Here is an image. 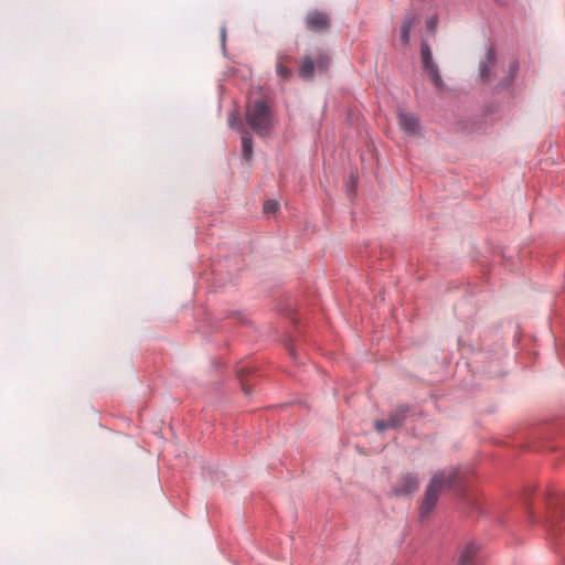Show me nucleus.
<instances>
[{
    "mask_svg": "<svg viewBox=\"0 0 565 565\" xmlns=\"http://www.w3.org/2000/svg\"><path fill=\"white\" fill-rule=\"evenodd\" d=\"M245 121L257 136H269L274 128V113L267 100L258 98L248 102L245 110Z\"/></svg>",
    "mask_w": 565,
    "mask_h": 565,
    "instance_id": "1",
    "label": "nucleus"
},
{
    "mask_svg": "<svg viewBox=\"0 0 565 565\" xmlns=\"http://www.w3.org/2000/svg\"><path fill=\"white\" fill-rule=\"evenodd\" d=\"M457 473L455 471L449 473L446 471H438L433 476L425 490L424 498L419 507L420 520H424L430 515L438 502L441 490L445 488H450L455 483Z\"/></svg>",
    "mask_w": 565,
    "mask_h": 565,
    "instance_id": "2",
    "label": "nucleus"
},
{
    "mask_svg": "<svg viewBox=\"0 0 565 565\" xmlns=\"http://www.w3.org/2000/svg\"><path fill=\"white\" fill-rule=\"evenodd\" d=\"M457 473L455 471L449 473L446 471H438L433 476L425 490L424 498L419 507L420 520H424L430 515L438 502L441 490L445 488H450L455 483Z\"/></svg>",
    "mask_w": 565,
    "mask_h": 565,
    "instance_id": "3",
    "label": "nucleus"
},
{
    "mask_svg": "<svg viewBox=\"0 0 565 565\" xmlns=\"http://www.w3.org/2000/svg\"><path fill=\"white\" fill-rule=\"evenodd\" d=\"M548 518L545 520L544 525L550 534L554 536H562L563 529L565 530V494L557 495L551 494L547 500Z\"/></svg>",
    "mask_w": 565,
    "mask_h": 565,
    "instance_id": "4",
    "label": "nucleus"
},
{
    "mask_svg": "<svg viewBox=\"0 0 565 565\" xmlns=\"http://www.w3.org/2000/svg\"><path fill=\"white\" fill-rule=\"evenodd\" d=\"M412 414H414V407L412 405L399 404L388 414L387 419L376 420L374 423V428L377 433H383L386 429L399 428Z\"/></svg>",
    "mask_w": 565,
    "mask_h": 565,
    "instance_id": "5",
    "label": "nucleus"
},
{
    "mask_svg": "<svg viewBox=\"0 0 565 565\" xmlns=\"http://www.w3.org/2000/svg\"><path fill=\"white\" fill-rule=\"evenodd\" d=\"M305 26L312 33H326L331 28V17L328 12L322 10H311L305 17Z\"/></svg>",
    "mask_w": 565,
    "mask_h": 565,
    "instance_id": "6",
    "label": "nucleus"
},
{
    "mask_svg": "<svg viewBox=\"0 0 565 565\" xmlns=\"http://www.w3.org/2000/svg\"><path fill=\"white\" fill-rule=\"evenodd\" d=\"M423 67L428 72L433 85L440 89L444 86L438 65L433 60L431 49L427 41L420 43Z\"/></svg>",
    "mask_w": 565,
    "mask_h": 565,
    "instance_id": "7",
    "label": "nucleus"
},
{
    "mask_svg": "<svg viewBox=\"0 0 565 565\" xmlns=\"http://www.w3.org/2000/svg\"><path fill=\"white\" fill-rule=\"evenodd\" d=\"M419 488V478L414 472L402 475L393 488V494L396 497H405L416 492Z\"/></svg>",
    "mask_w": 565,
    "mask_h": 565,
    "instance_id": "8",
    "label": "nucleus"
},
{
    "mask_svg": "<svg viewBox=\"0 0 565 565\" xmlns=\"http://www.w3.org/2000/svg\"><path fill=\"white\" fill-rule=\"evenodd\" d=\"M495 62V50L492 45H490L486 51L484 60L479 64V75L483 82L491 81V68L494 66Z\"/></svg>",
    "mask_w": 565,
    "mask_h": 565,
    "instance_id": "9",
    "label": "nucleus"
},
{
    "mask_svg": "<svg viewBox=\"0 0 565 565\" xmlns=\"http://www.w3.org/2000/svg\"><path fill=\"white\" fill-rule=\"evenodd\" d=\"M398 124L403 130L408 134L416 135L419 131V119L414 114L398 109L397 111Z\"/></svg>",
    "mask_w": 565,
    "mask_h": 565,
    "instance_id": "10",
    "label": "nucleus"
},
{
    "mask_svg": "<svg viewBox=\"0 0 565 565\" xmlns=\"http://www.w3.org/2000/svg\"><path fill=\"white\" fill-rule=\"evenodd\" d=\"M478 548L473 542L467 543L459 552L456 565H475Z\"/></svg>",
    "mask_w": 565,
    "mask_h": 565,
    "instance_id": "11",
    "label": "nucleus"
},
{
    "mask_svg": "<svg viewBox=\"0 0 565 565\" xmlns=\"http://www.w3.org/2000/svg\"><path fill=\"white\" fill-rule=\"evenodd\" d=\"M315 60L311 56L306 55L301 58V62L298 67V74L302 79H312L315 76Z\"/></svg>",
    "mask_w": 565,
    "mask_h": 565,
    "instance_id": "12",
    "label": "nucleus"
},
{
    "mask_svg": "<svg viewBox=\"0 0 565 565\" xmlns=\"http://www.w3.org/2000/svg\"><path fill=\"white\" fill-rule=\"evenodd\" d=\"M417 19L414 14H408L404 18L401 25V41L403 45H407L409 43L411 31Z\"/></svg>",
    "mask_w": 565,
    "mask_h": 565,
    "instance_id": "13",
    "label": "nucleus"
},
{
    "mask_svg": "<svg viewBox=\"0 0 565 565\" xmlns=\"http://www.w3.org/2000/svg\"><path fill=\"white\" fill-rule=\"evenodd\" d=\"M292 57L289 55H279L276 64V73L284 79H290L292 77V71L287 66V63L291 62Z\"/></svg>",
    "mask_w": 565,
    "mask_h": 565,
    "instance_id": "14",
    "label": "nucleus"
},
{
    "mask_svg": "<svg viewBox=\"0 0 565 565\" xmlns=\"http://www.w3.org/2000/svg\"><path fill=\"white\" fill-rule=\"evenodd\" d=\"M519 72V63L518 61H513L509 65L508 75L498 84V89H505L509 88L512 83L514 82L516 75Z\"/></svg>",
    "mask_w": 565,
    "mask_h": 565,
    "instance_id": "15",
    "label": "nucleus"
},
{
    "mask_svg": "<svg viewBox=\"0 0 565 565\" xmlns=\"http://www.w3.org/2000/svg\"><path fill=\"white\" fill-rule=\"evenodd\" d=\"M242 156L246 161H250L253 158V138L249 134V131H244L242 134Z\"/></svg>",
    "mask_w": 565,
    "mask_h": 565,
    "instance_id": "16",
    "label": "nucleus"
},
{
    "mask_svg": "<svg viewBox=\"0 0 565 565\" xmlns=\"http://www.w3.org/2000/svg\"><path fill=\"white\" fill-rule=\"evenodd\" d=\"M252 372H253L252 367L248 365H245V364L238 365L236 369L237 379L239 380L242 390L245 392L246 395L250 394V390L247 385L246 379Z\"/></svg>",
    "mask_w": 565,
    "mask_h": 565,
    "instance_id": "17",
    "label": "nucleus"
},
{
    "mask_svg": "<svg viewBox=\"0 0 565 565\" xmlns=\"http://www.w3.org/2000/svg\"><path fill=\"white\" fill-rule=\"evenodd\" d=\"M315 63L319 72H327L331 64V58L329 55L320 53L315 60Z\"/></svg>",
    "mask_w": 565,
    "mask_h": 565,
    "instance_id": "18",
    "label": "nucleus"
},
{
    "mask_svg": "<svg viewBox=\"0 0 565 565\" xmlns=\"http://www.w3.org/2000/svg\"><path fill=\"white\" fill-rule=\"evenodd\" d=\"M228 125L231 128L237 130L241 134H243L244 131H247V129L243 125L242 119L234 113H232L228 117Z\"/></svg>",
    "mask_w": 565,
    "mask_h": 565,
    "instance_id": "19",
    "label": "nucleus"
},
{
    "mask_svg": "<svg viewBox=\"0 0 565 565\" xmlns=\"http://www.w3.org/2000/svg\"><path fill=\"white\" fill-rule=\"evenodd\" d=\"M279 210V203L276 200H267L264 203L263 211L265 214H274Z\"/></svg>",
    "mask_w": 565,
    "mask_h": 565,
    "instance_id": "20",
    "label": "nucleus"
},
{
    "mask_svg": "<svg viewBox=\"0 0 565 565\" xmlns=\"http://www.w3.org/2000/svg\"><path fill=\"white\" fill-rule=\"evenodd\" d=\"M234 317H237L239 322L244 323L245 322V319L244 317L239 313V312H232L231 315H228L226 318H234Z\"/></svg>",
    "mask_w": 565,
    "mask_h": 565,
    "instance_id": "21",
    "label": "nucleus"
},
{
    "mask_svg": "<svg viewBox=\"0 0 565 565\" xmlns=\"http://www.w3.org/2000/svg\"><path fill=\"white\" fill-rule=\"evenodd\" d=\"M221 35H222V41L224 43L225 42V38H226V30H225V28H222Z\"/></svg>",
    "mask_w": 565,
    "mask_h": 565,
    "instance_id": "22",
    "label": "nucleus"
},
{
    "mask_svg": "<svg viewBox=\"0 0 565 565\" xmlns=\"http://www.w3.org/2000/svg\"><path fill=\"white\" fill-rule=\"evenodd\" d=\"M290 354L294 359H296V353H295V350L294 349H290Z\"/></svg>",
    "mask_w": 565,
    "mask_h": 565,
    "instance_id": "23",
    "label": "nucleus"
},
{
    "mask_svg": "<svg viewBox=\"0 0 565 565\" xmlns=\"http://www.w3.org/2000/svg\"><path fill=\"white\" fill-rule=\"evenodd\" d=\"M559 544H565V537L561 539V543Z\"/></svg>",
    "mask_w": 565,
    "mask_h": 565,
    "instance_id": "24",
    "label": "nucleus"
}]
</instances>
